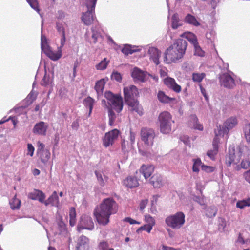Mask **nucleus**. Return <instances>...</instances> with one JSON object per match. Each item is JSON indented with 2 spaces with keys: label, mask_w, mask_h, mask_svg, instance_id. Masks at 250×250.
I'll return each mask as SVG.
<instances>
[{
  "label": "nucleus",
  "mask_w": 250,
  "mask_h": 250,
  "mask_svg": "<svg viewBox=\"0 0 250 250\" xmlns=\"http://www.w3.org/2000/svg\"><path fill=\"white\" fill-rule=\"evenodd\" d=\"M191 119L194 123L193 127L194 129H198L199 130H202L203 129L202 125L198 123V120L197 117L195 115H192L191 116Z\"/></svg>",
  "instance_id": "obj_41"
},
{
  "label": "nucleus",
  "mask_w": 250,
  "mask_h": 250,
  "mask_svg": "<svg viewBox=\"0 0 250 250\" xmlns=\"http://www.w3.org/2000/svg\"><path fill=\"white\" fill-rule=\"evenodd\" d=\"M95 174L100 186L104 187L108 179V177L105 175H103L101 172L97 170L95 171Z\"/></svg>",
  "instance_id": "obj_29"
},
{
  "label": "nucleus",
  "mask_w": 250,
  "mask_h": 250,
  "mask_svg": "<svg viewBox=\"0 0 250 250\" xmlns=\"http://www.w3.org/2000/svg\"><path fill=\"white\" fill-rule=\"evenodd\" d=\"M187 46L188 42L186 40L182 39H177L166 50L164 61L167 63L177 62L184 57Z\"/></svg>",
  "instance_id": "obj_2"
},
{
  "label": "nucleus",
  "mask_w": 250,
  "mask_h": 250,
  "mask_svg": "<svg viewBox=\"0 0 250 250\" xmlns=\"http://www.w3.org/2000/svg\"><path fill=\"white\" fill-rule=\"evenodd\" d=\"M160 131L163 134H168L172 130V124L174 123L172 116L167 111L161 112L158 117Z\"/></svg>",
  "instance_id": "obj_4"
},
{
  "label": "nucleus",
  "mask_w": 250,
  "mask_h": 250,
  "mask_svg": "<svg viewBox=\"0 0 250 250\" xmlns=\"http://www.w3.org/2000/svg\"><path fill=\"white\" fill-rule=\"evenodd\" d=\"M185 21L195 26H198L200 25V23L197 21L196 18L190 14H188L185 17Z\"/></svg>",
  "instance_id": "obj_33"
},
{
  "label": "nucleus",
  "mask_w": 250,
  "mask_h": 250,
  "mask_svg": "<svg viewBox=\"0 0 250 250\" xmlns=\"http://www.w3.org/2000/svg\"><path fill=\"white\" fill-rule=\"evenodd\" d=\"M94 228V224L90 216L84 214L81 218L77 226V230L80 232L83 229L92 230Z\"/></svg>",
  "instance_id": "obj_11"
},
{
  "label": "nucleus",
  "mask_w": 250,
  "mask_h": 250,
  "mask_svg": "<svg viewBox=\"0 0 250 250\" xmlns=\"http://www.w3.org/2000/svg\"><path fill=\"white\" fill-rule=\"evenodd\" d=\"M48 127V125L44 122L41 121L35 125L33 132L35 134L45 135Z\"/></svg>",
  "instance_id": "obj_17"
},
{
  "label": "nucleus",
  "mask_w": 250,
  "mask_h": 250,
  "mask_svg": "<svg viewBox=\"0 0 250 250\" xmlns=\"http://www.w3.org/2000/svg\"><path fill=\"white\" fill-rule=\"evenodd\" d=\"M51 80L50 77L49 75H47L46 72H45L42 80L41 82V85L44 86H46L49 85L51 83Z\"/></svg>",
  "instance_id": "obj_47"
},
{
  "label": "nucleus",
  "mask_w": 250,
  "mask_h": 250,
  "mask_svg": "<svg viewBox=\"0 0 250 250\" xmlns=\"http://www.w3.org/2000/svg\"><path fill=\"white\" fill-rule=\"evenodd\" d=\"M172 24L171 27L173 29H177L179 26L182 25L179 19V15L177 13L174 14L171 18Z\"/></svg>",
  "instance_id": "obj_34"
},
{
  "label": "nucleus",
  "mask_w": 250,
  "mask_h": 250,
  "mask_svg": "<svg viewBox=\"0 0 250 250\" xmlns=\"http://www.w3.org/2000/svg\"><path fill=\"white\" fill-rule=\"evenodd\" d=\"M38 152H40V151H42V150H45L46 149H44V145L40 142H38Z\"/></svg>",
  "instance_id": "obj_62"
},
{
  "label": "nucleus",
  "mask_w": 250,
  "mask_h": 250,
  "mask_svg": "<svg viewBox=\"0 0 250 250\" xmlns=\"http://www.w3.org/2000/svg\"><path fill=\"white\" fill-rule=\"evenodd\" d=\"M27 154L32 156L34 152V147L31 144H27Z\"/></svg>",
  "instance_id": "obj_57"
},
{
  "label": "nucleus",
  "mask_w": 250,
  "mask_h": 250,
  "mask_svg": "<svg viewBox=\"0 0 250 250\" xmlns=\"http://www.w3.org/2000/svg\"><path fill=\"white\" fill-rule=\"evenodd\" d=\"M205 76L204 73H193L192 76V80L195 82L200 83L205 77Z\"/></svg>",
  "instance_id": "obj_40"
},
{
  "label": "nucleus",
  "mask_w": 250,
  "mask_h": 250,
  "mask_svg": "<svg viewBox=\"0 0 250 250\" xmlns=\"http://www.w3.org/2000/svg\"><path fill=\"white\" fill-rule=\"evenodd\" d=\"M165 222L169 228L174 229H179L185 223V215L183 212L179 211L167 216Z\"/></svg>",
  "instance_id": "obj_5"
},
{
  "label": "nucleus",
  "mask_w": 250,
  "mask_h": 250,
  "mask_svg": "<svg viewBox=\"0 0 250 250\" xmlns=\"http://www.w3.org/2000/svg\"><path fill=\"white\" fill-rule=\"evenodd\" d=\"M26 1L33 9L39 13L40 9L37 0H26Z\"/></svg>",
  "instance_id": "obj_43"
},
{
  "label": "nucleus",
  "mask_w": 250,
  "mask_h": 250,
  "mask_svg": "<svg viewBox=\"0 0 250 250\" xmlns=\"http://www.w3.org/2000/svg\"><path fill=\"white\" fill-rule=\"evenodd\" d=\"M92 34V39H93V43H96L97 42V39L98 38L101 36L100 33L95 30L93 27L91 28Z\"/></svg>",
  "instance_id": "obj_49"
},
{
  "label": "nucleus",
  "mask_w": 250,
  "mask_h": 250,
  "mask_svg": "<svg viewBox=\"0 0 250 250\" xmlns=\"http://www.w3.org/2000/svg\"><path fill=\"white\" fill-rule=\"evenodd\" d=\"M154 170V167L152 165H143L140 167L139 171L141 173L145 179L149 178Z\"/></svg>",
  "instance_id": "obj_20"
},
{
  "label": "nucleus",
  "mask_w": 250,
  "mask_h": 250,
  "mask_svg": "<svg viewBox=\"0 0 250 250\" xmlns=\"http://www.w3.org/2000/svg\"><path fill=\"white\" fill-rule=\"evenodd\" d=\"M125 102L130 108V110L133 112L135 111L140 116L143 114V109L142 106L139 104L138 101L136 98L125 100Z\"/></svg>",
  "instance_id": "obj_14"
},
{
  "label": "nucleus",
  "mask_w": 250,
  "mask_h": 250,
  "mask_svg": "<svg viewBox=\"0 0 250 250\" xmlns=\"http://www.w3.org/2000/svg\"><path fill=\"white\" fill-rule=\"evenodd\" d=\"M99 250H114L112 248L109 247L108 243L105 241H103L100 242L98 245Z\"/></svg>",
  "instance_id": "obj_44"
},
{
  "label": "nucleus",
  "mask_w": 250,
  "mask_h": 250,
  "mask_svg": "<svg viewBox=\"0 0 250 250\" xmlns=\"http://www.w3.org/2000/svg\"><path fill=\"white\" fill-rule=\"evenodd\" d=\"M89 240L85 236H81L78 240L77 250H83L88 246Z\"/></svg>",
  "instance_id": "obj_26"
},
{
  "label": "nucleus",
  "mask_w": 250,
  "mask_h": 250,
  "mask_svg": "<svg viewBox=\"0 0 250 250\" xmlns=\"http://www.w3.org/2000/svg\"><path fill=\"white\" fill-rule=\"evenodd\" d=\"M245 180L250 184V169L244 173Z\"/></svg>",
  "instance_id": "obj_63"
},
{
  "label": "nucleus",
  "mask_w": 250,
  "mask_h": 250,
  "mask_svg": "<svg viewBox=\"0 0 250 250\" xmlns=\"http://www.w3.org/2000/svg\"><path fill=\"white\" fill-rule=\"evenodd\" d=\"M56 28L57 31L61 33L62 35H65L64 28L60 24H57Z\"/></svg>",
  "instance_id": "obj_60"
},
{
  "label": "nucleus",
  "mask_w": 250,
  "mask_h": 250,
  "mask_svg": "<svg viewBox=\"0 0 250 250\" xmlns=\"http://www.w3.org/2000/svg\"><path fill=\"white\" fill-rule=\"evenodd\" d=\"M150 183L155 188H159L163 185L162 177L159 174H154L149 180Z\"/></svg>",
  "instance_id": "obj_23"
},
{
  "label": "nucleus",
  "mask_w": 250,
  "mask_h": 250,
  "mask_svg": "<svg viewBox=\"0 0 250 250\" xmlns=\"http://www.w3.org/2000/svg\"><path fill=\"white\" fill-rule=\"evenodd\" d=\"M147 72L143 71L137 67H135L132 71L131 76L134 81L143 82L145 81Z\"/></svg>",
  "instance_id": "obj_18"
},
{
  "label": "nucleus",
  "mask_w": 250,
  "mask_h": 250,
  "mask_svg": "<svg viewBox=\"0 0 250 250\" xmlns=\"http://www.w3.org/2000/svg\"><path fill=\"white\" fill-rule=\"evenodd\" d=\"M157 98L158 100L162 103L167 104L172 101H175V98L169 97L166 95L164 92L159 91L157 94Z\"/></svg>",
  "instance_id": "obj_24"
},
{
  "label": "nucleus",
  "mask_w": 250,
  "mask_h": 250,
  "mask_svg": "<svg viewBox=\"0 0 250 250\" xmlns=\"http://www.w3.org/2000/svg\"><path fill=\"white\" fill-rule=\"evenodd\" d=\"M201 169L207 172H211L214 171V167H213L206 166L203 164L202 166Z\"/></svg>",
  "instance_id": "obj_53"
},
{
  "label": "nucleus",
  "mask_w": 250,
  "mask_h": 250,
  "mask_svg": "<svg viewBox=\"0 0 250 250\" xmlns=\"http://www.w3.org/2000/svg\"><path fill=\"white\" fill-rule=\"evenodd\" d=\"M216 211L212 208H208L207 210L206 215L209 217H214Z\"/></svg>",
  "instance_id": "obj_56"
},
{
  "label": "nucleus",
  "mask_w": 250,
  "mask_h": 250,
  "mask_svg": "<svg viewBox=\"0 0 250 250\" xmlns=\"http://www.w3.org/2000/svg\"><path fill=\"white\" fill-rule=\"evenodd\" d=\"M219 80L221 85L226 88H231L235 85L234 80L228 73H224L220 75Z\"/></svg>",
  "instance_id": "obj_13"
},
{
  "label": "nucleus",
  "mask_w": 250,
  "mask_h": 250,
  "mask_svg": "<svg viewBox=\"0 0 250 250\" xmlns=\"http://www.w3.org/2000/svg\"><path fill=\"white\" fill-rule=\"evenodd\" d=\"M43 204L46 206L49 205H51L52 206H58L59 205V199L57 192L54 191L47 200H44Z\"/></svg>",
  "instance_id": "obj_21"
},
{
  "label": "nucleus",
  "mask_w": 250,
  "mask_h": 250,
  "mask_svg": "<svg viewBox=\"0 0 250 250\" xmlns=\"http://www.w3.org/2000/svg\"><path fill=\"white\" fill-rule=\"evenodd\" d=\"M250 166V162L249 160H243L240 164H238L236 166L235 170L237 171L240 170L241 168L247 169Z\"/></svg>",
  "instance_id": "obj_39"
},
{
  "label": "nucleus",
  "mask_w": 250,
  "mask_h": 250,
  "mask_svg": "<svg viewBox=\"0 0 250 250\" xmlns=\"http://www.w3.org/2000/svg\"><path fill=\"white\" fill-rule=\"evenodd\" d=\"M105 84V82L104 79H102L96 83L94 89L96 90L98 96L103 94Z\"/></svg>",
  "instance_id": "obj_28"
},
{
  "label": "nucleus",
  "mask_w": 250,
  "mask_h": 250,
  "mask_svg": "<svg viewBox=\"0 0 250 250\" xmlns=\"http://www.w3.org/2000/svg\"><path fill=\"white\" fill-rule=\"evenodd\" d=\"M139 94L138 90L134 85H130L124 88L125 100L136 98L139 96Z\"/></svg>",
  "instance_id": "obj_15"
},
{
  "label": "nucleus",
  "mask_w": 250,
  "mask_h": 250,
  "mask_svg": "<svg viewBox=\"0 0 250 250\" xmlns=\"http://www.w3.org/2000/svg\"><path fill=\"white\" fill-rule=\"evenodd\" d=\"M10 205L13 210L19 209L21 206V201L17 198L15 195L10 201Z\"/></svg>",
  "instance_id": "obj_36"
},
{
  "label": "nucleus",
  "mask_w": 250,
  "mask_h": 250,
  "mask_svg": "<svg viewBox=\"0 0 250 250\" xmlns=\"http://www.w3.org/2000/svg\"><path fill=\"white\" fill-rule=\"evenodd\" d=\"M145 221L147 224L153 227L155 225V219L150 215H146L145 216Z\"/></svg>",
  "instance_id": "obj_51"
},
{
  "label": "nucleus",
  "mask_w": 250,
  "mask_h": 250,
  "mask_svg": "<svg viewBox=\"0 0 250 250\" xmlns=\"http://www.w3.org/2000/svg\"><path fill=\"white\" fill-rule=\"evenodd\" d=\"M164 83L169 89L176 93H179L182 90L181 86L177 83L174 78L167 77L164 80Z\"/></svg>",
  "instance_id": "obj_16"
},
{
  "label": "nucleus",
  "mask_w": 250,
  "mask_h": 250,
  "mask_svg": "<svg viewBox=\"0 0 250 250\" xmlns=\"http://www.w3.org/2000/svg\"><path fill=\"white\" fill-rule=\"evenodd\" d=\"M111 78L112 79L115 80L118 82H120L122 80L121 74L118 72H113L112 74Z\"/></svg>",
  "instance_id": "obj_55"
},
{
  "label": "nucleus",
  "mask_w": 250,
  "mask_h": 250,
  "mask_svg": "<svg viewBox=\"0 0 250 250\" xmlns=\"http://www.w3.org/2000/svg\"><path fill=\"white\" fill-rule=\"evenodd\" d=\"M162 249L163 250H181L180 249H176L173 247H168L164 245L162 246Z\"/></svg>",
  "instance_id": "obj_64"
},
{
  "label": "nucleus",
  "mask_w": 250,
  "mask_h": 250,
  "mask_svg": "<svg viewBox=\"0 0 250 250\" xmlns=\"http://www.w3.org/2000/svg\"><path fill=\"white\" fill-rule=\"evenodd\" d=\"M97 0H85V5L87 8V11L83 13L81 18L82 21L85 25H90L93 21V14L94 13Z\"/></svg>",
  "instance_id": "obj_6"
},
{
  "label": "nucleus",
  "mask_w": 250,
  "mask_h": 250,
  "mask_svg": "<svg viewBox=\"0 0 250 250\" xmlns=\"http://www.w3.org/2000/svg\"><path fill=\"white\" fill-rule=\"evenodd\" d=\"M94 103V99L90 96L85 98L83 101L84 106L89 108L88 117H90L91 114Z\"/></svg>",
  "instance_id": "obj_30"
},
{
  "label": "nucleus",
  "mask_w": 250,
  "mask_h": 250,
  "mask_svg": "<svg viewBox=\"0 0 250 250\" xmlns=\"http://www.w3.org/2000/svg\"><path fill=\"white\" fill-rule=\"evenodd\" d=\"M29 198L32 200H38L42 203H43L45 199V195L42 191L39 190H35L33 192L29 194Z\"/></svg>",
  "instance_id": "obj_22"
},
{
  "label": "nucleus",
  "mask_w": 250,
  "mask_h": 250,
  "mask_svg": "<svg viewBox=\"0 0 250 250\" xmlns=\"http://www.w3.org/2000/svg\"><path fill=\"white\" fill-rule=\"evenodd\" d=\"M193 161L192 170L193 172L198 173L199 172V167H201L202 168V166L203 164L200 158L193 159Z\"/></svg>",
  "instance_id": "obj_37"
},
{
  "label": "nucleus",
  "mask_w": 250,
  "mask_h": 250,
  "mask_svg": "<svg viewBox=\"0 0 250 250\" xmlns=\"http://www.w3.org/2000/svg\"><path fill=\"white\" fill-rule=\"evenodd\" d=\"M149 54L154 62L158 65L159 64V58L161 55V52L155 47H152L149 50Z\"/></svg>",
  "instance_id": "obj_27"
},
{
  "label": "nucleus",
  "mask_w": 250,
  "mask_h": 250,
  "mask_svg": "<svg viewBox=\"0 0 250 250\" xmlns=\"http://www.w3.org/2000/svg\"><path fill=\"white\" fill-rule=\"evenodd\" d=\"M105 97L109 101L108 103L118 113H120L123 109V98L120 95H114L108 91L105 93Z\"/></svg>",
  "instance_id": "obj_8"
},
{
  "label": "nucleus",
  "mask_w": 250,
  "mask_h": 250,
  "mask_svg": "<svg viewBox=\"0 0 250 250\" xmlns=\"http://www.w3.org/2000/svg\"><path fill=\"white\" fill-rule=\"evenodd\" d=\"M36 97H37L36 93L35 92L32 91L28 95L27 99H30V103H32L36 99Z\"/></svg>",
  "instance_id": "obj_54"
},
{
  "label": "nucleus",
  "mask_w": 250,
  "mask_h": 250,
  "mask_svg": "<svg viewBox=\"0 0 250 250\" xmlns=\"http://www.w3.org/2000/svg\"><path fill=\"white\" fill-rule=\"evenodd\" d=\"M69 224L71 226H74L76 223V213L75 208L74 207H71L69 209Z\"/></svg>",
  "instance_id": "obj_35"
},
{
  "label": "nucleus",
  "mask_w": 250,
  "mask_h": 250,
  "mask_svg": "<svg viewBox=\"0 0 250 250\" xmlns=\"http://www.w3.org/2000/svg\"><path fill=\"white\" fill-rule=\"evenodd\" d=\"M237 119L236 117H231L226 120L224 123L223 126L221 125L217 126V129H215V133L216 136H222L228 134L229 130L234 127L237 124Z\"/></svg>",
  "instance_id": "obj_7"
},
{
  "label": "nucleus",
  "mask_w": 250,
  "mask_h": 250,
  "mask_svg": "<svg viewBox=\"0 0 250 250\" xmlns=\"http://www.w3.org/2000/svg\"><path fill=\"white\" fill-rule=\"evenodd\" d=\"M155 137L154 130L150 128L144 127L141 130V138L145 145L150 147L152 146Z\"/></svg>",
  "instance_id": "obj_10"
},
{
  "label": "nucleus",
  "mask_w": 250,
  "mask_h": 250,
  "mask_svg": "<svg viewBox=\"0 0 250 250\" xmlns=\"http://www.w3.org/2000/svg\"><path fill=\"white\" fill-rule=\"evenodd\" d=\"M38 154L41 161L43 163L47 162L50 158V153L47 149L38 152Z\"/></svg>",
  "instance_id": "obj_32"
},
{
  "label": "nucleus",
  "mask_w": 250,
  "mask_h": 250,
  "mask_svg": "<svg viewBox=\"0 0 250 250\" xmlns=\"http://www.w3.org/2000/svg\"><path fill=\"white\" fill-rule=\"evenodd\" d=\"M109 63V61L107 58H104L100 62L97 64L95 67L97 70H103L106 68Z\"/></svg>",
  "instance_id": "obj_38"
},
{
  "label": "nucleus",
  "mask_w": 250,
  "mask_h": 250,
  "mask_svg": "<svg viewBox=\"0 0 250 250\" xmlns=\"http://www.w3.org/2000/svg\"><path fill=\"white\" fill-rule=\"evenodd\" d=\"M247 206H250V199L239 201L236 203V207L240 209H243Z\"/></svg>",
  "instance_id": "obj_42"
},
{
  "label": "nucleus",
  "mask_w": 250,
  "mask_h": 250,
  "mask_svg": "<svg viewBox=\"0 0 250 250\" xmlns=\"http://www.w3.org/2000/svg\"><path fill=\"white\" fill-rule=\"evenodd\" d=\"M140 51V49L138 48V47L129 44H125L122 49V52L126 56Z\"/></svg>",
  "instance_id": "obj_25"
},
{
  "label": "nucleus",
  "mask_w": 250,
  "mask_h": 250,
  "mask_svg": "<svg viewBox=\"0 0 250 250\" xmlns=\"http://www.w3.org/2000/svg\"><path fill=\"white\" fill-rule=\"evenodd\" d=\"M79 126V120L76 119L73 121L71 125V127L73 129L77 130Z\"/></svg>",
  "instance_id": "obj_61"
},
{
  "label": "nucleus",
  "mask_w": 250,
  "mask_h": 250,
  "mask_svg": "<svg viewBox=\"0 0 250 250\" xmlns=\"http://www.w3.org/2000/svg\"><path fill=\"white\" fill-rule=\"evenodd\" d=\"M123 221L124 222H126L129 223L130 224H139L140 223L132 219L130 217H125Z\"/></svg>",
  "instance_id": "obj_58"
},
{
  "label": "nucleus",
  "mask_w": 250,
  "mask_h": 250,
  "mask_svg": "<svg viewBox=\"0 0 250 250\" xmlns=\"http://www.w3.org/2000/svg\"><path fill=\"white\" fill-rule=\"evenodd\" d=\"M250 151L248 147L243 145H240L235 151L234 146H229L228 153L225 158V164L228 167L232 166L235 169L236 166L240 163L242 156L249 158Z\"/></svg>",
  "instance_id": "obj_3"
},
{
  "label": "nucleus",
  "mask_w": 250,
  "mask_h": 250,
  "mask_svg": "<svg viewBox=\"0 0 250 250\" xmlns=\"http://www.w3.org/2000/svg\"><path fill=\"white\" fill-rule=\"evenodd\" d=\"M193 46L194 48V55L201 57L204 56V52L199 45L198 42L193 45Z\"/></svg>",
  "instance_id": "obj_46"
},
{
  "label": "nucleus",
  "mask_w": 250,
  "mask_h": 250,
  "mask_svg": "<svg viewBox=\"0 0 250 250\" xmlns=\"http://www.w3.org/2000/svg\"><path fill=\"white\" fill-rule=\"evenodd\" d=\"M124 185L130 188H135L139 186V183L137 178L134 176H129L123 181Z\"/></svg>",
  "instance_id": "obj_19"
},
{
  "label": "nucleus",
  "mask_w": 250,
  "mask_h": 250,
  "mask_svg": "<svg viewBox=\"0 0 250 250\" xmlns=\"http://www.w3.org/2000/svg\"><path fill=\"white\" fill-rule=\"evenodd\" d=\"M41 48L43 52L51 60L57 61L61 58L62 56V51L61 48H58L57 51L52 50V48L48 45L46 41L43 40L42 38Z\"/></svg>",
  "instance_id": "obj_9"
},
{
  "label": "nucleus",
  "mask_w": 250,
  "mask_h": 250,
  "mask_svg": "<svg viewBox=\"0 0 250 250\" xmlns=\"http://www.w3.org/2000/svg\"><path fill=\"white\" fill-rule=\"evenodd\" d=\"M119 133V131L116 129H113L106 133L103 138V145L106 147L112 145L114 142L118 139Z\"/></svg>",
  "instance_id": "obj_12"
},
{
  "label": "nucleus",
  "mask_w": 250,
  "mask_h": 250,
  "mask_svg": "<svg viewBox=\"0 0 250 250\" xmlns=\"http://www.w3.org/2000/svg\"><path fill=\"white\" fill-rule=\"evenodd\" d=\"M218 152V148H217L216 146L215 147H213V149L208 150L207 154L211 159L214 160L215 156L217 154Z\"/></svg>",
  "instance_id": "obj_48"
},
{
  "label": "nucleus",
  "mask_w": 250,
  "mask_h": 250,
  "mask_svg": "<svg viewBox=\"0 0 250 250\" xmlns=\"http://www.w3.org/2000/svg\"><path fill=\"white\" fill-rule=\"evenodd\" d=\"M152 228H153L152 226H150L149 225H148V224H146V225H144V226H141V227H140L137 229V232H139V231L140 230H146L148 233H150L151 230L152 229Z\"/></svg>",
  "instance_id": "obj_52"
},
{
  "label": "nucleus",
  "mask_w": 250,
  "mask_h": 250,
  "mask_svg": "<svg viewBox=\"0 0 250 250\" xmlns=\"http://www.w3.org/2000/svg\"><path fill=\"white\" fill-rule=\"evenodd\" d=\"M148 201L147 199L143 200L140 203V208L141 211H143L147 204Z\"/></svg>",
  "instance_id": "obj_59"
},
{
  "label": "nucleus",
  "mask_w": 250,
  "mask_h": 250,
  "mask_svg": "<svg viewBox=\"0 0 250 250\" xmlns=\"http://www.w3.org/2000/svg\"><path fill=\"white\" fill-rule=\"evenodd\" d=\"M181 37H185L187 39L189 42L192 43L193 45L197 43L198 42V40L195 34L191 32H185L183 33Z\"/></svg>",
  "instance_id": "obj_31"
},
{
  "label": "nucleus",
  "mask_w": 250,
  "mask_h": 250,
  "mask_svg": "<svg viewBox=\"0 0 250 250\" xmlns=\"http://www.w3.org/2000/svg\"><path fill=\"white\" fill-rule=\"evenodd\" d=\"M245 138L248 142H250V124L246 125L244 127Z\"/></svg>",
  "instance_id": "obj_50"
},
{
  "label": "nucleus",
  "mask_w": 250,
  "mask_h": 250,
  "mask_svg": "<svg viewBox=\"0 0 250 250\" xmlns=\"http://www.w3.org/2000/svg\"><path fill=\"white\" fill-rule=\"evenodd\" d=\"M109 125L112 126L116 119V115L112 109L109 108L108 110Z\"/></svg>",
  "instance_id": "obj_45"
},
{
  "label": "nucleus",
  "mask_w": 250,
  "mask_h": 250,
  "mask_svg": "<svg viewBox=\"0 0 250 250\" xmlns=\"http://www.w3.org/2000/svg\"><path fill=\"white\" fill-rule=\"evenodd\" d=\"M118 210L116 202L111 198L104 199L94 209L93 215L98 223L102 226L107 225L110 222V217Z\"/></svg>",
  "instance_id": "obj_1"
}]
</instances>
